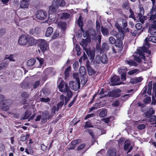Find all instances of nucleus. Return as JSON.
Wrapping results in <instances>:
<instances>
[{
    "label": "nucleus",
    "mask_w": 156,
    "mask_h": 156,
    "mask_svg": "<svg viewBox=\"0 0 156 156\" xmlns=\"http://www.w3.org/2000/svg\"><path fill=\"white\" fill-rule=\"evenodd\" d=\"M65 82L62 80L58 85V88L59 89V91L61 92H63L65 90Z\"/></svg>",
    "instance_id": "25"
},
{
    "label": "nucleus",
    "mask_w": 156,
    "mask_h": 156,
    "mask_svg": "<svg viewBox=\"0 0 156 156\" xmlns=\"http://www.w3.org/2000/svg\"><path fill=\"white\" fill-rule=\"evenodd\" d=\"M90 40L87 38L82 39V42L80 44L83 47L84 50L88 49L86 47L90 43Z\"/></svg>",
    "instance_id": "16"
},
{
    "label": "nucleus",
    "mask_w": 156,
    "mask_h": 156,
    "mask_svg": "<svg viewBox=\"0 0 156 156\" xmlns=\"http://www.w3.org/2000/svg\"><path fill=\"white\" fill-rule=\"evenodd\" d=\"M59 27L62 29V30H64L66 28V23L65 22H62L59 24Z\"/></svg>",
    "instance_id": "47"
},
{
    "label": "nucleus",
    "mask_w": 156,
    "mask_h": 156,
    "mask_svg": "<svg viewBox=\"0 0 156 156\" xmlns=\"http://www.w3.org/2000/svg\"><path fill=\"white\" fill-rule=\"evenodd\" d=\"M40 29L38 27H36L34 29H32L29 30V34L30 35L35 36L40 32Z\"/></svg>",
    "instance_id": "15"
},
{
    "label": "nucleus",
    "mask_w": 156,
    "mask_h": 156,
    "mask_svg": "<svg viewBox=\"0 0 156 156\" xmlns=\"http://www.w3.org/2000/svg\"><path fill=\"white\" fill-rule=\"evenodd\" d=\"M64 93H66L67 97L71 98L73 95L72 91L70 90L69 87L67 84H65V90L63 92Z\"/></svg>",
    "instance_id": "14"
},
{
    "label": "nucleus",
    "mask_w": 156,
    "mask_h": 156,
    "mask_svg": "<svg viewBox=\"0 0 156 156\" xmlns=\"http://www.w3.org/2000/svg\"><path fill=\"white\" fill-rule=\"evenodd\" d=\"M79 65V64L78 62H76L73 64V67L75 71H76L78 70Z\"/></svg>",
    "instance_id": "60"
},
{
    "label": "nucleus",
    "mask_w": 156,
    "mask_h": 156,
    "mask_svg": "<svg viewBox=\"0 0 156 156\" xmlns=\"http://www.w3.org/2000/svg\"><path fill=\"white\" fill-rule=\"evenodd\" d=\"M148 40L153 42L156 43V37L150 36L148 37Z\"/></svg>",
    "instance_id": "57"
},
{
    "label": "nucleus",
    "mask_w": 156,
    "mask_h": 156,
    "mask_svg": "<svg viewBox=\"0 0 156 156\" xmlns=\"http://www.w3.org/2000/svg\"><path fill=\"white\" fill-rule=\"evenodd\" d=\"M115 26L118 30L119 33L115 34H114V36L116 37L117 40H122L124 38V33L129 31V28H127L124 30H123L122 28H121L118 23H115Z\"/></svg>",
    "instance_id": "1"
},
{
    "label": "nucleus",
    "mask_w": 156,
    "mask_h": 156,
    "mask_svg": "<svg viewBox=\"0 0 156 156\" xmlns=\"http://www.w3.org/2000/svg\"><path fill=\"white\" fill-rule=\"evenodd\" d=\"M116 150L115 148H111L107 152V155L108 156H116Z\"/></svg>",
    "instance_id": "20"
},
{
    "label": "nucleus",
    "mask_w": 156,
    "mask_h": 156,
    "mask_svg": "<svg viewBox=\"0 0 156 156\" xmlns=\"http://www.w3.org/2000/svg\"><path fill=\"white\" fill-rule=\"evenodd\" d=\"M48 13L47 12L42 10H39L37 14L36 15V17L40 20H44L47 19Z\"/></svg>",
    "instance_id": "4"
},
{
    "label": "nucleus",
    "mask_w": 156,
    "mask_h": 156,
    "mask_svg": "<svg viewBox=\"0 0 156 156\" xmlns=\"http://www.w3.org/2000/svg\"><path fill=\"white\" fill-rule=\"evenodd\" d=\"M152 82H150L148 83V89L147 91V93L149 95H151V90L152 88Z\"/></svg>",
    "instance_id": "46"
},
{
    "label": "nucleus",
    "mask_w": 156,
    "mask_h": 156,
    "mask_svg": "<svg viewBox=\"0 0 156 156\" xmlns=\"http://www.w3.org/2000/svg\"><path fill=\"white\" fill-rule=\"evenodd\" d=\"M8 63V62H4L1 63L0 64V70L5 69L6 68Z\"/></svg>",
    "instance_id": "42"
},
{
    "label": "nucleus",
    "mask_w": 156,
    "mask_h": 156,
    "mask_svg": "<svg viewBox=\"0 0 156 156\" xmlns=\"http://www.w3.org/2000/svg\"><path fill=\"white\" fill-rule=\"evenodd\" d=\"M57 111L56 106H53L50 110V112L49 113V117L51 119L55 115V111Z\"/></svg>",
    "instance_id": "30"
},
{
    "label": "nucleus",
    "mask_w": 156,
    "mask_h": 156,
    "mask_svg": "<svg viewBox=\"0 0 156 156\" xmlns=\"http://www.w3.org/2000/svg\"><path fill=\"white\" fill-rule=\"evenodd\" d=\"M126 62L130 66H136L137 65V63L132 60H130L129 61L126 60Z\"/></svg>",
    "instance_id": "43"
},
{
    "label": "nucleus",
    "mask_w": 156,
    "mask_h": 156,
    "mask_svg": "<svg viewBox=\"0 0 156 156\" xmlns=\"http://www.w3.org/2000/svg\"><path fill=\"white\" fill-rule=\"evenodd\" d=\"M56 2L58 6L63 7L66 5L64 0H56Z\"/></svg>",
    "instance_id": "39"
},
{
    "label": "nucleus",
    "mask_w": 156,
    "mask_h": 156,
    "mask_svg": "<svg viewBox=\"0 0 156 156\" xmlns=\"http://www.w3.org/2000/svg\"><path fill=\"white\" fill-rule=\"evenodd\" d=\"M28 42L29 44L31 46L35 45L36 43V40L32 37L29 38Z\"/></svg>",
    "instance_id": "35"
},
{
    "label": "nucleus",
    "mask_w": 156,
    "mask_h": 156,
    "mask_svg": "<svg viewBox=\"0 0 156 156\" xmlns=\"http://www.w3.org/2000/svg\"><path fill=\"white\" fill-rule=\"evenodd\" d=\"M133 145V142L128 139L126 140L124 143V146H132Z\"/></svg>",
    "instance_id": "44"
},
{
    "label": "nucleus",
    "mask_w": 156,
    "mask_h": 156,
    "mask_svg": "<svg viewBox=\"0 0 156 156\" xmlns=\"http://www.w3.org/2000/svg\"><path fill=\"white\" fill-rule=\"evenodd\" d=\"M148 37L146 38L145 40V42L144 43V46L142 48H140L139 49H138L142 51L144 53L147 54V57L149 56L151 54V51L149 50L147 48L149 44L148 42V41H149L148 40Z\"/></svg>",
    "instance_id": "3"
},
{
    "label": "nucleus",
    "mask_w": 156,
    "mask_h": 156,
    "mask_svg": "<svg viewBox=\"0 0 156 156\" xmlns=\"http://www.w3.org/2000/svg\"><path fill=\"white\" fill-rule=\"evenodd\" d=\"M53 31V28L51 27H49L47 29L46 33L45 36L47 37H50L52 34Z\"/></svg>",
    "instance_id": "32"
},
{
    "label": "nucleus",
    "mask_w": 156,
    "mask_h": 156,
    "mask_svg": "<svg viewBox=\"0 0 156 156\" xmlns=\"http://www.w3.org/2000/svg\"><path fill=\"white\" fill-rule=\"evenodd\" d=\"M77 24L80 27L81 29L83 30V23L81 19V16L79 17L78 20Z\"/></svg>",
    "instance_id": "51"
},
{
    "label": "nucleus",
    "mask_w": 156,
    "mask_h": 156,
    "mask_svg": "<svg viewBox=\"0 0 156 156\" xmlns=\"http://www.w3.org/2000/svg\"><path fill=\"white\" fill-rule=\"evenodd\" d=\"M29 136V134H27L25 136L22 134V135L20 137V140L23 141H25Z\"/></svg>",
    "instance_id": "59"
},
{
    "label": "nucleus",
    "mask_w": 156,
    "mask_h": 156,
    "mask_svg": "<svg viewBox=\"0 0 156 156\" xmlns=\"http://www.w3.org/2000/svg\"><path fill=\"white\" fill-rule=\"evenodd\" d=\"M100 23L99 21L97 20L96 22V30L97 31H100Z\"/></svg>",
    "instance_id": "62"
},
{
    "label": "nucleus",
    "mask_w": 156,
    "mask_h": 156,
    "mask_svg": "<svg viewBox=\"0 0 156 156\" xmlns=\"http://www.w3.org/2000/svg\"><path fill=\"white\" fill-rule=\"evenodd\" d=\"M86 67L87 68L88 73L89 76H92L95 74L96 72L92 68L90 65V62L89 60H87L86 64Z\"/></svg>",
    "instance_id": "10"
},
{
    "label": "nucleus",
    "mask_w": 156,
    "mask_h": 156,
    "mask_svg": "<svg viewBox=\"0 0 156 156\" xmlns=\"http://www.w3.org/2000/svg\"><path fill=\"white\" fill-rule=\"evenodd\" d=\"M98 111L100 112L99 114V116L100 117H104L106 116L107 112L106 109L102 108V109H99Z\"/></svg>",
    "instance_id": "24"
},
{
    "label": "nucleus",
    "mask_w": 156,
    "mask_h": 156,
    "mask_svg": "<svg viewBox=\"0 0 156 156\" xmlns=\"http://www.w3.org/2000/svg\"><path fill=\"white\" fill-rule=\"evenodd\" d=\"M79 73L80 76H85L86 75V70L84 66H81L79 69Z\"/></svg>",
    "instance_id": "27"
},
{
    "label": "nucleus",
    "mask_w": 156,
    "mask_h": 156,
    "mask_svg": "<svg viewBox=\"0 0 156 156\" xmlns=\"http://www.w3.org/2000/svg\"><path fill=\"white\" fill-rule=\"evenodd\" d=\"M137 52L134 53L133 56L134 60L138 62H140L142 59L145 60V55H147V54L144 53L140 50L137 49Z\"/></svg>",
    "instance_id": "2"
},
{
    "label": "nucleus",
    "mask_w": 156,
    "mask_h": 156,
    "mask_svg": "<svg viewBox=\"0 0 156 156\" xmlns=\"http://www.w3.org/2000/svg\"><path fill=\"white\" fill-rule=\"evenodd\" d=\"M102 48L104 50H108L109 48V46L106 43H104L102 44Z\"/></svg>",
    "instance_id": "54"
},
{
    "label": "nucleus",
    "mask_w": 156,
    "mask_h": 156,
    "mask_svg": "<svg viewBox=\"0 0 156 156\" xmlns=\"http://www.w3.org/2000/svg\"><path fill=\"white\" fill-rule=\"evenodd\" d=\"M154 113L155 112L153 108H150L147 111L144 113L145 117L147 118H149L152 115L154 114Z\"/></svg>",
    "instance_id": "21"
},
{
    "label": "nucleus",
    "mask_w": 156,
    "mask_h": 156,
    "mask_svg": "<svg viewBox=\"0 0 156 156\" xmlns=\"http://www.w3.org/2000/svg\"><path fill=\"white\" fill-rule=\"evenodd\" d=\"M21 97L24 98L23 104H27V99L28 98H29L30 94L24 91L22 92L21 94Z\"/></svg>",
    "instance_id": "22"
},
{
    "label": "nucleus",
    "mask_w": 156,
    "mask_h": 156,
    "mask_svg": "<svg viewBox=\"0 0 156 156\" xmlns=\"http://www.w3.org/2000/svg\"><path fill=\"white\" fill-rule=\"evenodd\" d=\"M140 72V70L138 69H135L129 71L128 73L129 75H136Z\"/></svg>",
    "instance_id": "37"
},
{
    "label": "nucleus",
    "mask_w": 156,
    "mask_h": 156,
    "mask_svg": "<svg viewBox=\"0 0 156 156\" xmlns=\"http://www.w3.org/2000/svg\"><path fill=\"white\" fill-rule=\"evenodd\" d=\"M115 46L119 48H121L122 46V40H117L115 43Z\"/></svg>",
    "instance_id": "40"
},
{
    "label": "nucleus",
    "mask_w": 156,
    "mask_h": 156,
    "mask_svg": "<svg viewBox=\"0 0 156 156\" xmlns=\"http://www.w3.org/2000/svg\"><path fill=\"white\" fill-rule=\"evenodd\" d=\"M88 35L92 40H97L96 34L95 30L93 28H90L88 31Z\"/></svg>",
    "instance_id": "13"
},
{
    "label": "nucleus",
    "mask_w": 156,
    "mask_h": 156,
    "mask_svg": "<svg viewBox=\"0 0 156 156\" xmlns=\"http://www.w3.org/2000/svg\"><path fill=\"white\" fill-rule=\"evenodd\" d=\"M151 101V98L150 97H147L144 99V102L145 104H148Z\"/></svg>",
    "instance_id": "63"
},
{
    "label": "nucleus",
    "mask_w": 156,
    "mask_h": 156,
    "mask_svg": "<svg viewBox=\"0 0 156 156\" xmlns=\"http://www.w3.org/2000/svg\"><path fill=\"white\" fill-rule=\"evenodd\" d=\"M81 142L82 140L81 139H76L72 140L71 142V143L72 145L74 146L80 143Z\"/></svg>",
    "instance_id": "49"
},
{
    "label": "nucleus",
    "mask_w": 156,
    "mask_h": 156,
    "mask_svg": "<svg viewBox=\"0 0 156 156\" xmlns=\"http://www.w3.org/2000/svg\"><path fill=\"white\" fill-rule=\"evenodd\" d=\"M85 51L87 53L90 60L92 63H95L94 59L95 52L91 50L85 49Z\"/></svg>",
    "instance_id": "8"
},
{
    "label": "nucleus",
    "mask_w": 156,
    "mask_h": 156,
    "mask_svg": "<svg viewBox=\"0 0 156 156\" xmlns=\"http://www.w3.org/2000/svg\"><path fill=\"white\" fill-rule=\"evenodd\" d=\"M101 32L104 36H107L109 34V31L108 29L102 27H101Z\"/></svg>",
    "instance_id": "34"
},
{
    "label": "nucleus",
    "mask_w": 156,
    "mask_h": 156,
    "mask_svg": "<svg viewBox=\"0 0 156 156\" xmlns=\"http://www.w3.org/2000/svg\"><path fill=\"white\" fill-rule=\"evenodd\" d=\"M69 87L75 91L78 90L80 88V82L70 81L69 83Z\"/></svg>",
    "instance_id": "5"
},
{
    "label": "nucleus",
    "mask_w": 156,
    "mask_h": 156,
    "mask_svg": "<svg viewBox=\"0 0 156 156\" xmlns=\"http://www.w3.org/2000/svg\"><path fill=\"white\" fill-rule=\"evenodd\" d=\"M120 80V78L119 76H114L112 77L111 78V82L112 83L111 84L113 85H119L121 84H118L116 83Z\"/></svg>",
    "instance_id": "18"
},
{
    "label": "nucleus",
    "mask_w": 156,
    "mask_h": 156,
    "mask_svg": "<svg viewBox=\"0 0 156 156\" xmlns=\"http://www.w3.org/2000/svg\"><path fill=\"white\" fill-rule=\"evenodd\" d=\"M151 35H156V25L154 24L153 27L148 30Z\"/></svg>",
    "instance_id": "31"
},
{
    "label": "nucleus",
    "mask_w": 156,
    "mask_h": 156,
    "mask_svg": "<svg viewBox=\"0 0 156 156\" xmlns=\"http://www.w3.org/2000/svg\"><path fill=\"white\" fill-rule=\"evenodd\" d=\"M125 71V70L123 69L122 67L120 68L118 71L119 73H122L121 75V80L123 81L126 80V73Z\"/></svg>",
    "instance_id": "17"
},
{
    "label": "nucleus",
    "mask_w": 156,
    "mask_h": 156,
    "mask_svg": "<svg viewBox=\"0 0 156 156\" xmlns=\"http://www.w3.org/2000/svg\"><path fill=\"white\" fill-rule=\"evenodd\" d=\"M75 49L76 51L77 52V55L78 56H79L81 54L80 48V46L77 44H76L75 45Z\"/></svg>",
    "instance_id": "50"
},
{
    "label": "nucleus",
    "mask_w": 156,
    "mask_h": 156,
    "mask_svg": "<svg viewBox=\"0 0 156 156\" xmlns=\"http://www.w3.org/2000/svg\"><path fill=\"white\" fill-rule=\"evenodd\" d=\"M121 90L119 89L114 90L108 93V94L110 97L115 98L118 97L120 95Z\"/></svg>",
    "instance_id": "11"
},
{
    "label": "nucleus",
    "mask_w": 156,
    "mask_h": 156,
    "mask_svg": "<svg viewBox=\"0 0 156 156\" xmlns=\"http://www.w3.org/2000/svg\"><path fill=\"white\" fill-rule=\"evenodd\" d=\"M39 42L38 46L42 51L44 52L47 50L48 47L47 42L42 39H40Z\"/></svg>",
    "instance_id": "6"
},
{
    "label": "nucleus",
    "mask_w": 156,
    "mask_h": 156,
    "mask_svg": "<svg viewBox=\"0 0 156 156\" xmlns=\"http://www.w3.org/2000/svg\"><path fill=\"white\" fill-rule=\"evenodd\" d=\"M144 10L143 7H140V13L138 14L139 17H141L144 14Z\"/></svg>",
    "instance_id": "58"
},
{
    "label": "nucleus",
    "mask_w": 156,
    "mask_h": 156,
    "mask_svg": "<svg viewBox=\"0 0 156 156\" xmlns=\"http://www.w3.org/2000/svg\"><path fill=\"white\" fill-rule=\"evenodd\" d=\"M143 78L142 77H135L130 80V82L132 84H135L138 82H141Z\"/></svg>",
    "instance_id": "26"
},
{
    "label": "nucleus",
    "mask_w": 156,
    "mask_h": 156,
    "mask_svg": "<svg viewBox=\"0 0 156 156\" xmlns=\"http://www.w3.org/2000/svg\"><path fill=\"white\" fill-rule=\"evenodd\" d=\"M116 40L112 36L110 37L108 39V41L109 43L112 44H114L115 43Z\"/></svg>",
    "instance_id": "52"
},
{
    "label": "nucleus",
    "mask_w": 156,
    "mask_h": 156,
    "mask_svg": "<svg viewBox=\"0 0 156 156\" xmlns=\"http://www.w3.org/2000/svg\"><path fill=\"white\" fill-rule=\"evenodd\" d=\"M41 122L42 123H46L48 119H51L49 117V113L48 111H44L42 112L41 115Z\"/></svg>",
    "instance_id": "9"
},
{
    "label": "nucleus",
    "mask_w": 156,
    "mask_h": 156,
    "mask_svg": "<svg viewBox=\"0 0 156 156\" xmlns=\"http://www.w3.org/2000/svg\"><path fill=\"white\" fill-rule=\"evenodd\" d=\"M70 15L68 13H63L62 14V16H61V18L62 19H67L69 18L70 17Z\"/></svg>",
    "instance_id": "55"
},
{
    "label": "nucleus",
    "mask_w": 156,
    "mask_h": 156,
    "mask_svg": "<svg viewBox=\"0 0 156 156\" xmlns=\"http://www.w3.org/2000/svg\"><path fill=\"white\" fill-rule=\"evenodd\" d=\"M86 59H87V56L85 53L84 52L83 55L79 59V61L80 63H81L83 61H85Z\"/></svg>",
    "instance_id": "53"
},
{
    "label": "nucleus",
    "mask_w": 156,
    "mask_h": 156,
    "mask_svg": "<svg viewBox=\"0 0 156 156\" xmlns=\"http://www.w3.org/2000/svg\"><path fill=\"white\" fill-rule=\"evenodd\" d=\"M64 104V101L63 100L61 101L56 106V108L57 109V111H58L59 109L61 108L62 106Z\"/></svg>",
    "instance_id": "48"
},
{
    "label": "nucleus",
    "mask_w": 156,
    "mask_h": 156,
    "mask_svg": "<svg viewBox=\"0 0 156 156\" xmlns=\"http://www.w3.org/2000/svg\"><path fill=\"white\" fill-rule=\"evenodd\" d=\"M29 5V4L27 2L23 1L20 3V7L22 9L27 8Z\"/></svg>",
    "instance_id": "33"
},
{
    "label": "nucleus",
    "mask_w": 156,
    "mask_h": 156,
    "mask_svg": "<svg viewBox=\"0 0 156 156\" xmlns=\"http://www.w3.org/2000/svg\"><path fill=\"white\" fill-rule=\"evenodd\" d=\"M28 39L26 36L24 35L21 36L19 38L18 43L21 45H26L28 42Z\"/></svg>",
    "instance_id": "12"
},
{
    "label": "nucleus",
    "mask_w": 156,
    "mask_h": 156,
    "mask_svg": "<svg viewBox=\"0 0 156 156\" xmlns=\"http://www.w3.org/2000/svg\"><path fill=\"white\" fill-rule=\"evenodd\" d=\"M73 78L76 81L80 82L79 75L78 73H74L73 75Z\"/></svg>",
    "instance_id": "61"
},
{
    "label": "nucleus",
    "mask_w": 156,
    "mask_h": 156,
    "mask_svg": "<svg viewBox=\"0 0 156 156\" xmlns=\"http://www.w3.org/2000/svg\"><path fill=\"white\" fill-rule=\"evenodd\" d=\"M71 68L70 67H69L67 68L65 71L64 74L65 76L66 77H68L69 76V72L70 71Z\"/></svg>",
    "instance_id": "45"
},
{
    "label": "nucleus",
    "mask_w": 156,
    "mask_h": 156,
    "mask_svg": "<svg viewBox=\"0 0 156 156\" xmlns=\"http://www.w3.org/2000/svg\"><path fill=\"white\" fill-rule=\"evenodd\" d=\"M58 8V6L56 2L53 0L52 2L51 5L49 7L48 13H52L57 12Z\"/></svg>",
    "instance_id": "7"
},
{
    "label": "nucleus",
    "mask_w": 156,
    "mask_h": 156,
    "mask_svg": "<svg viewBox=\"0 0 156 156\" xmlns=\"http://www.w3.org/2000/svg\"><path fill=\"white\" fill-rule=\"evenodd\" d=\"M56 18V15L54 13H49L48 20L50 22H53L55 21Z\"/></svg>",
    "instance_id": "29"
},
{
    "label": "nucleus",
    "mask_w": 156,
    "mask_h": 156,
    "mask_svg": "<svg viewBox=\"0 0 156 156\" xmlns=\"http://www.w3.org/2000/svg\"><path fill=\"white\" fill-rule=\"evenodd\" d=\"M122 25H121V24H119V25L121 28H122L123 30V29H125L127 27V24L126 21L125 20L122 19Z\"/></svg>",
    "instance_id": "38"
},
{
    "label": "nucleus",
    "mask_w": 156,
    "mask_h": 156,
    "mask_svg": "<svg viewBox=\"0 0 156 156\" xmlns=\"http://www.w3.org/2000/svg\"><path fill=\"white\" fill-rule=\"evenodd\" d=\"M59 35V32L58 30H57L55 31L53 34V35L52 37L53 39H55Z\"/></svg>",
    "instance_id": "64"
},
{
    "label": "nucleus",
    "mask_w": 156,
    "mask_h": 156,
    "mask_svg": "<svg viewBox=\"0 0 156 156\" xmlns=\"http://www.w3.org/2000/svg\"><path fill=\"white\" fill-rule=\"evenodd\" d=\"M31 115L30 113L29 112L27 111L25 112L23 114H21L20 116V120H23L28 119Z\"/></svg>",
    "instance_id": "19"
},
{
    "label": "nucleus",
    "mask_w": 156,
    "mask_h": 156,
    "mask_svg": "<svg viewBox=\"0 0 156 156\" xmlns=\"http://www.w3.org/2000/svg\"><path fill=\"white\" fill-rule=\"evenodd\" d=\"M100 61L103 64H107L108 60L107 55L105 54L103 55L100 57Z\"/></svg>",
    "instance_id": "28"
},
{
    "label": "nucleus",
    "mask_w": 156,
    "mask_h": 156,
    "mask_svg": "<svg viewBox=\"0 0 156 156\" xmlns=\"http://www.w3.org/2000/svg\"><path fill=\"white\" fill-rule=\"evenodd\" d=\"M13 103L12 100L10 99L4 100L3 102H2V105H7V106L10 105H12Z\"/></svg>",
    "instance_id": "36"
},
{
    "label": "nucleus",
    "mask_w": 156,
    "mask_h": 156,
    "mask_svg": "<svg viewBox=\"0 0 156 156\" xmlns=\"http://www.w3.org/2000/svg\"><path fill=\"white\" fill-rule=\"evenodd\" d=\"M150 20L152 21H154L156 20L155 21L153 22V23L154 24H156V12L154 14L151 15L150 17Z\"/></svg>",
    "instance_id": "56"
},
{
    "label": "nucleus",
    "mask_w": 156,
    "mask_h": 156,
    "mask_svg": "<svg viewBox=\"0 0 156 156\" xmlns=\"http://www.w3.org/2000/svg\"><path fill=\"white\" fill-rule=\"evenodd\" d=\"M40 84L39 81H37L32 83L31 85H28L30 88H31V90L35 89L37 88Z\"/></svg>",
    "instance_id": "23"
},
{
    "label": "nucleus",
    "mask_w": 156,
    "mask_h": 156,
    "mask_svg": "<svg viewBox=\"0 0 156 156\" xmlns=\"http://www.w3.org/2000/svg\"><path fill=\"white\" fill-rule=\"evenodd\" d=\"M36 59L34 58H31L27 61V65L29 66H31L34 65L36 62Z\"/></svg>",
    "instance_id": "41"
}]
</instances>
